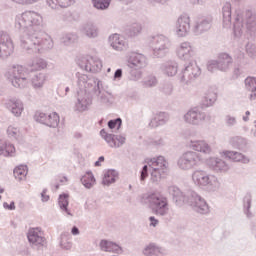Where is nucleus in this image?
Here are the masks:
<instances>
[{
	"label": "nucleus",
	"mask_w": 256,
	"mask_h": 256,
	"mask_svg": "<svg viewBox=\"0 0 256 256\" xmlns=\"http://www.w3.org/2000/svg\"><path fill=\"white\" fill-rule=\"evenodd\" d=\"M4 105L6 109L15 115V117H21V113H23V110L25 109L23 107V102L17 98L7 100Z\"/></svg>",
	"instance_id": "obj_20"
},
{
	"label": "nucleus",
	"mask_w": 256,
	"mask_h": 256,
	"mask_svg": "<svg viewBox=\"0 0 256 256\" xmlns=\"http://www.w3.org/2000/svg\"><path fill=\"white\" fill-rule=\"evenodd\" d=\"M215 101H217V94L215 92H210L204 96L203 105L206 107H211Z\"/></svg>",
	"instance_id": "obj_48"
},
{
	"label": "nucleus",
	"mask_w": 256,
	"mask_h": 256,
	"mask_svg": "<svg viewBox=\"0 0 256 256\" xmlns=\"http://www.w3.org/2000/svg\"><path fill=\"white\" fill-rule=\"evenodd\" d=\"M92 5L98 11H107L111 6V0H92Z\"/></svg>",
	"instance_id": "obj_43"
},
{
	"label": "nucleus",
	"mask_w": 256,
	"mask_h": 256,
	"mask_svg": "<svg viewBox=\"0 0 256 256\" xmlns=\"http://www.w3.org/2000/svg\"><path fill=\"white\" fill-rule=\"evenodd\" d=\"M252 203H253V196L251 195V192H248L243 198V211L247 219H253L255 217L253 212H251Z\"/></svg>",
	"instance_id": "obj_32"
},
{
	"label": "nucleus",
	"mask_w": 256,
	"mask_h": 256,
	"mask_svg": "<svg viewBox=\"0 0 256 256\" xmlns=\"http://www.w3.org/2000/svg\"><path fill=\"white\" fill-rule=\"evenodd\" d=\"M95 95L97 97L98 103L104 105L105 107H111V105L115 103V96L109 91H102L100 89L97 90V93Z\"/></svg>",
	"instance_id": "obj_21"
},
{
	"label": "nucleus",
	"mask_w": 256,
	"mask_h": 256,
	"mask_svg": "<svg viewBox=\"0 0 256 256\" xmlns=\"http://www.w3.org/2000/svg\"><path fill=\"white\" fill-rule=\"evenodd\" d=\"M168 193L172 196V199L176 205H189L193 211L200 213V215H207L209 213V204L201 195L193 190H187L182 192L177 186L168 187Z\"/></svg>",
	"instance_id": "obj_3"
},
{
	"label": "nucleus",
	"mask_w": 256,
	"mask_h": 256,
	"mask_svg": "<svg viewBox=\"0 0 256 256\" xmlns=\"http://www.w3.org/2000/svg\"><path fill=\"white\" fill-rule=\"evenodd\" d=\"M161 253V247L155 243H150L143 249V255L145 256H157Z\"/></svg>",
	"instance_id": "obj_41"
},
{
	"label": "nucleus",
	"mask_w": 256,
	"mask_h": 256,
	"mask_svg": "<svg viewBox=\"0 0 256 256\" xmlns=\"http://www.w3.org/2000/svg\"><path fill=\"white\" fill-rule=\"evenodd\" d=\"M119 179V172L115 169H109L104 173L102 183L104 185H111Z\"/></svg>",
	"instance_id": "obj_35"
},
{
	"label": "nucleus",
	"mask_w": 256,
	"mask_h": 256,
	"mask_svg": "<svg viewBox=\"0 0 256 256\" xmlns=\"http://www.w3.org/2000/svg\"><path fill=\"white\" fill-rule=\"evenodd\" d=\"M199 163H201V154L194 151H187L183 153L177 161V165L179 169H182V171L195 169Z\"/></svg>",
	"instance_id": "obj_10"
},
{
	"label": "nucleus",
	"mask_w": 256,
	"mask_h": 256,
	"mask_svg": "<svg viewBox=\"0 0 256 256\" xmlns=\"http://www.w3.org/2000/svg\"><path fill=\"white\" fill-rule=\"evenodd\" d=\"M121 77H123V69L118 68L115 73H114V80L115 81H120Z\"/></svg>",
	"instance_id": "obj_61"
},
{
	"label": "nucleus",
	"mask_w": 256,
	"mask_h": 256,
	"mask_svg": "<svg viewBox=\"0 0 256 256\" xmlns=\"http://www.w3.org/2000/svg\"><path fill=\"white\" fill-rule=\"evenodd\" d=\"M199 75H201V68H199L196 63L189 62L182 70L180 81L181 83H185V85H189V83L195 81Z\"/></svg>",
	"instance_id": "obj_12"
},
{
	"label": "nucleus",
	"mask_w": 256,
	"mask_h": 256,
	"mask_svg": "<svg viewBox=\"0 0 256 256\" xmlns=\"http://www.w3.org/2000/svg\"><path fill=\"white\" fill-rule=\"evenodd\" d=\"M167 121H169V115L166 112H158L149 122V127H161V125H165Z\"/></svg>",
	"instance_id": "obj_29"
},
{
	"label": "nucleus",
	"mask_w": 256,
	"mask_h": 256,
	"mask_svg": "<svg viewBox=\"0 0 256 256\" xmlns=\"http://www.w3.org/2000/svg\"><path fill=\"white\" fill-rule=\"evenodd\" d=\"M148 219L150 221V227H155L156 225H159V220H157L155 216H150Z\"/></svg>",
	"instance_id": "obj_63"
},
{
	"label": "nucleus",
	"mask_w": 256,
	"mask_h": 256,
	"mask_svg": "<svg viewBox=\"0 0 256 256\" xmlns=\"http://www.w3.org/2000/svg\"><path fill=\"white\" fill-rule=\"evenodd\" d=\"M213 26V16H203L195 21L193 28L195 35H203L207 33Z\"/></svg>",
	"instance_id": "obj_15"
},
{
	"label": "nucleus",
	"mask_w": 256,
	"mask_h": 256,
	"mask_svg": "<svg viewBox=\"0 0 256 256\" xmlns=\"http://www.w3.org/2000/svg\"><path fill=\"white\" fill-rule=\"evenodd\" d=\"M176 55L178 58L181 59V61H188L189 63H193V57H195V50H193V47H191V43L183 42L176 50Z\"/></svg>",
	"instance_id": "obj_16"
},
{
	"label": "nucleus",
	"mask_w": 256,
	"mask_h": 256,
	"mask_svg": "<svg viewBox=\"0 0 256 256\" xmlns=\"http://www.w3.org/2000/svg\"><path fill=\"white\" fill-rule=\"evenodd\" d=\"M109 44L114 49V51H123L126 49V42L123 37L119 36V34H113L109 37Z\"/></svg>",
	"instance_id": "obj_28"
},
{
	"label": "nucleus",
	"mask_w": 256,
	"mask_h": 256,
	"mask_svg": "<svg viewBox=\"0 0 256 256\" xmlns=\"http://www.w3.org/2000/svg\"><path fill=\"white\" fill-rule=\"evenodd\" d=\"M160 69L168 77H175V75H177L179 65L175 61H170L162 64Z\"/></svg>",
	"instance_id": "obj_30"
},
{
	"label": "nucleus",
	"mask_w": 256,
	"mask_h": 256,
	"mask_svg": "<svg viewBox=\"0 0 256 256\" xmlns=\"http://www.w3.org/2000/svg\"><path fill=\"white\" fill-rule=\"evenodd\" d=\"M128 73L132 81H139L142 77L141 69L147 67V57L141 53L131 52L126 59Z\"/></svg>",
	"instance_id": "obj_6"
},
{
	"label": "nucleus",
	"mask_w": 256,
	"mask_h": 256,
	"mask_svg": "<svg viewBox=\"0 0 256 256\" xmlns=\"http://www.w3.org/2000/svg\"><path fill=\"white\" fill-rule=\"evenodd\" d=\"M109 129H116V131H119L123 125V119L121 117L111 119L107 123Z\"/></svg>",
	"instance_id": "obj_50"
},
{
	"label": "nucleus",
	"mask_w": 256,
	"mask_h": 256,
	"mask_svg": "<svg viewBox=\"0 0 256 256\" xmlns=\"http://www.w3.org/2000/svg\"><path fill=\"white\" fill-rule=\"evenodd\" d=\"M41 199L43 203H47V201H49L50 197L49 195H47V188L43 189V191L41 192Z\"/></svg>",
	"instance_id": "obj_62"
},
{
	"label": "nucleus",
	"mask_w": 256,
	"mask_h": 256,
	"mask_svg": "<svg viewBox=\"0 0 256 256\" xmlns=\"http://www.w3.org/2000/svg\"><path fill=\"white\" fill-rule=\"evenodd\" d=\"M91 63V56H83L78 59L77 64L83 71L89 72V67Z\"/></svg>",
	"instance_id": "obj_47"
},
{
	"label": "nucleus",
	"mask_w": 256,
	"mask_h": 256,
	"mask_svg": "<svg viewBox=\"0 0 256 256\" xmlns=\"http://www.w3.org/2000/svg\"><path fill=\"white\" fill-rule=\"evenodd\" d=\"M47 68V61L43 58H36L27 67L17 65L9 71V79L16 88H23L31 82L34 89H41L45 85L46 76L44 73L37 72Z\"/></svg>",
	"instance_id": "obj_2"
},
{
	"label": "nucleus",
	"mask_w": 256,
	"mask_h": 256,
	"mask_svg": "<svg viewBox=\"0 0 256 256\" xmlns=\"http://www.w3.org/2000/svg\"><path fill=\"white\" fill-rule=\"evenodd\" d=\"M246 53L248 55V57H251V59H253L254 57H256V48L255 45L251 44V43H247L246 44Z\"/></svg>",
	"instance_id": "obj_56"
},
{
	"label": "nucleus",
	"mask_w": 256,
	"mask_h": 256,
	"mask_svg": "<svg viewBox=\"0 0 256 256\" xmlns=\"http://www.w3.org/2000/svg\"><path fill=\"white\" fill-rule=\"evenodd\" d=\"M27 173H29L27 165H20L14 169V177L19 181H22L23 177H27Z\"/></svg>",
	"instance_id": "obj_44"
},
{
	"label": "nucleus",
	"mask_w": 256,
	"mask_h": 256,
	"mask_svg": "<svg viewBox=\"0 0 256 256\" xmlns=\"http://www.w3.org/2000/svg\"><path fill=\"white\" fill-rule=\"evenodd\" d=\"M71 239V234L69 232H63L60 235V247L69 251L73 247V243L69 240Z\"/></svg>",
	"instance_id": "obj_40"
},
{
	"label": "nucleus",
	"mask_w": 256,
	"mask_h": 256,
	"mask_svg": "<svg viewBox=\"0 0 256 256\" xmlns=\"http://www.w3.org/2000/svg\"><path fill=\"white\" fill-rule=\"evenodd\" d=\"M100 249L101 251H105L108 253H117L118 255L123 253V249H121V246L119 244L111 242L109 240H101L100 241Z\"/></svg>",
	"instance_id": "obj_23"
},
{
	"label": "nucleus",
	"mask_w": 256,
	"mask_h": 256,
	"mask_svg": "<svg viewBox=\"0 0 256 256\" xmlns=\"http://www.w3.org/2000/svg\"><path fill=\"white\" fill-rule=\"evenodd\" d=\"M15 29L20 31V42L22 49H25L29 55L41 53V50L47 51L53 49V40L51 36L42 31L43 17L37 12L29 11L17 16L15 19Z\"/></svg>",
	"instance_id": "obj_1"
},
{
	"label": "nucleus",
	"mask_w": 256,
	"mask_h": 256,
	"mask_svg": "<svg viewBox=\"0 0 256 256\" xmlns=\"http://www.w3.org/2000/svg\"><path fill=\"white\" fill-rule=\"evenodd\" d=\"M189 147L190 149H193V151L204 153L205 155H209V153H211V146H209V144L204 140L191 141Z\"/></svg>",
	"instance_id": "obj_26"
},
{
	"label": "nucleus",
	"mask_w": 256,
	"mask_h": 256,
	"mask_svg": "<svg viewBox=\"0 0 256 256\" xmlns=\"http://www.w3.org/2000/svg\"><path fill=\"white\" fill-rule=\"evenodd\" d=\"M246 25L248 31H253L256 27V15L251 10H246L245 12L241 10H236L235 18L233 22V33L234 37L239 38L243 35V27Z\"/></svg>",
	"instance_id": "obj_5"
},
{
	"label": "nucleus",
	"mask_w": 256,
	"mask_h": 256,
	"mask_svg": "<svg viewBox=\"0 0 256 256\" xmlns=\"http://www.w3.org/2000/svg\"><path fill=\"white\" fill-rule=\"evenodd\" d=\"M4 157H13L15 146L11 143H5L3 146Z\"/></svg>",
	"instance_id": "obj_52"
},
{
	"label": "nucleus",
	"mask_w": 256,
	"mask_h": 256,
	"mask_svg": "<svg viewBox=\"0 0 256 256\" xmlns=\"http://www.w3.org/2000/svg\"><path fill=\"white\" fill-rule=\"evenodd\" d=\"M100 137H102V139L106 141L109 147H112L115 149H119V147H123V145H125V141H127V138H125V136L107 133L105 129L100 130Z\"/></svg>",
	"instance_id": "obj_14"
},
{
	"label": "nucleus",
	"mask_w": 256,
	"mask_h": 256,
	"mask_svg": "<svg viewBox=\"0 0 256 256\" xmlns=\"http://www.w3.org/2000/svg\"><path fill=\"white\" fill-rule=\"evenodd\" d=\"M60 121L61 119L59 114H57V112H52L48 114L45 126L50 127V129H57V127H59Z\"/></svg>",
	"instance_id": "obj_36"
},
{
	"label": "nucleus",
	"mask_w": 256,
	"mask_h": 256,
	"mask_svg": "<svg viewBox=\"0 0 256 256\" xmlns=\"http://www.w3.org/2000/svg\"><path fill=\"white\" fill-rule=\"evenodd\" d=\"M71 233L76 236V235H79L81 231H79V228L77 226H73L71 229Z\"/></svg>",
	"instance_id": "obj_64"
},
{
	"label": "nucleus",
	"mask_w": 256,
	"mask_h": 256,
	"mask_svg": "<svg viewBox=\"0 0 256 256\" xmlns=\"http://www.w3.org/2000/svg\"><path fill=\"white\" fill-rule=\"evenodd\" d=\"M157 85V78L151 76L144 81V87H155Z\"/></svg>",
	"instance_id": "obj_58"
},
{
	"label": "nucleus",
	"mask_w": 256,
	"mask_h": 256,
	"mask_svg": "<svg viewBox=\"0 0 256 256\" xmlns=\"http://www.w3.org/2000/svg\"><path fill=\"white\" fill-rule=\"evenodd\" d=\"M191 31V18L187 14L178 17L176 22V33L178 37H187Z\"/></svg>",
	"instance_id": "obj_17"
},
{
	"label": "nucleus",
	"mask_w": 256,
	"mask_h": 256,
	"mask_svg": "<svg viewBox=\"0 0 256 256\" xmlns=\"http://www.w3.org/2000/svg\"><path fill=\"white\" fill-rule=\"evenodd\" d=\"M102 85L101 80L98 78H88V81H86L82 89H84L85 93H89L90 95L93 93L96 95L97 91L101 89Z\"/></svg>",
	"instance_id": "obj_25"
},
{
	"label": "nucleus",
	"mask_w": 256,
	"mask_h": 256,
	"mask_svg": "<svg viewBox=\"0 0 256 256\" xmlns=\"http://www.w3.org/2000/svg\"><path fill=\"white\" fill-rule=\"evenodd\" d=\"M151 170V181L159 183V180L165 178L167 175V160L165 157L158 156L157 158H150L147 161Z\"/></svg>",
	"instance_id": "obj_9"
},
{
	"label": "nucleus",
	"mask_w": 256,
	"mask_h": 256,
	"mask_svg": "<svg viewBox=\"0 0 256 256\" xmlns=\"http://www.w3.org/2000/svg\"><path fill=\"white\" fill-rule=\"evenodd\" d=\"M161 91L165 93V95H171L173 92V85L171 83H165L161 87Z\"/></svg>",
	"instance_id": "obj_57"
},
{
	"label": "nucleus",
	"mask_w": 256,
	"mask_h": 256,
	"mask_svg": "<svg viewBox=\"0 0 256 256\" xmlns=\"http://www.w3.org/2000/svg\"><path fill=\"white\" fill-rule=\"evenodd\" d=\"M207 165L216 173H227V171H229V165L221 158H209Z\"/></svg>",
	"instance_id": "obj_19"
},
{
	"label": "nucleus",
	"mask_w": 256,
	"mask_h": 256,
	"mask_svg": "<svg viewBox=\"0 0 256 256\" xmlns=\"http://www.w3.org/2000/svg\"><path fill=\"white\" fill-rule=\"evenodd\" d=\"M58 205L64 213H67L68 215H73L71 214V211H69V194L67 193H62L58 197Z\"/></svg>",
	"instance_id": "obj_37"
},
{
	"label": "nucleus",
	"mask_w": 256,
	"mask_h": 256,
	"mask_svg": "<svg viewBox=\"0 0 256 256\" xmlns=\"http://www.w3.org/2000/svg\"><path fill=\"white\" fill-rule=\"evenodd\" d=\"M13 51H15V46L11 36L5 31H0V59L11 57Z\"/></svg>",
	"instance_id": "obj_11"
},
{
	"label": "nucleus",
	"mask_w": 256,
	"mask_h": 256,
	"mask_svg": "<svg viewBox=\"0 0 256 256\" xmlns=\"http://www.w3.org/2000/svg\"><path fill=\"white\" fill-rule=\"evenodd\" d=\"M226 157L236 163H243L244 165H247L251 161L245 154L237 151H227Z\"/></svg>",
	"instance_id": "obj_31"
},
{
	"label": "nucleus",
	"mask_w": 256,
	"mask_h": 256,
	"mask_svg": "<svg viewBox=\"0 0 256 256\" xmlns=\"http://www.w3.org/2000/svg\"><path fill=\"white\" fill-rule=\"evenodd\" d=\"M90 102L86 98H78L77 103H76V109L77 111L83 112L87 111V107H89Z\"/></svg>",
	"instance_id": "obj_51"
},
{
	"label": "nucleus",
	"mask_w": 256,
	"mask_h": 256,
	"mask_svg": "<svg viewBox=\"0 0 256 256\" xmlns=\"http://www.w3.org/2000/svg\"><path fill=\"white\" fill-rule=\"evenodd\" d=\"M48 114L49 113L36 111L34 113L33 119H34V121H36V123H40V125H46Z\"/></svg>",
	"instance_id": "obj_49"
},
{
	"label": "nucleus",
	"mask_w": 256,
	"mask_h": 256,
	"mask_svg": "<svg viewBox=\"0 0 256 256\" xmlns=\"http://www.w3.org/2000/svg\"><path fill=\"white\" fill-rule=\"evenodd\" d=\"M48 7L51 9H65L75 4V0H46Z\"/></svg>",
	"instance_id": "obj_34"
},
{
	"label": "nucleus",
	"mask_w": 256,
	"mask_h": 256,
	"mask_svg": "<svg viewBox=\"0 0 256 256\" xmlns=\"http://www.w3.org/2000/svg\"><path fill=\"white\" fill-rule=\"evenodd\" d=\"M77 33H67L62 37V43L66 46L73 45V43H77Z\"/></svg>",
	"instance_id": "obj_46"
},
{
	"label": "nucleus",
	"mask_w": 256,
	"mask_h": 256,
	"mask_svg": "<svg viewBox=\"0 0 256 256\" xmlns=\"http://www.w3.org/2000/svg\"><path fill=\"white\" fill-rule=\"evenodd\" d=\"M27 239L33 247H37V249H43L46 245L45 237L39 236V233L35 232V230H30L27 234Z\"/></svg>",
	"instance_id": "obj_22"
},
{
	"label": "nucleus",
	"mask_w": 256,
	"mask_h": 256,
	"mask_svg": "<svg viewBox=\"0 0 256 256\" xmlns=\"http://www.w3.org/2000/svg\"><path fill=\"white\" fill-rule=\"evenodd\" d=\"M18 132H19V130H17V128L8 127V129H7L8 137H13L14 139H17Z\"/></svg>",
	"instance_id": "obj_59"
},
{
	"label": "nucleus",
	"mask_w": 256,
	"mask_h": 256,
	"mask_svg": "<svg viewBox=\"0 0 256 256\" xmlns=\"http://www.w3.org/2000/svg\"><path fill=\"white\" fill-rule=\"evenodd\" d=\"M218 71L227 72L233 65V58L227 53H221L218 56Z\"/></svg>",
	"instance_id": "obj_24"
},
{
	"label": "nucleus",
	"mask_w": 256,
	"mask_h": 256,
	"mask_svg": "<svg viewBox=\"0 0 256 256\" xmlns=\"http://www.w3.org/2000/svg\"><path fill=\"white\" fill-rule=\"evenodd\" d=\"M245 89L250 91V101H256V77L248 76L245 80Z\"/></svg>",
	"instance_id": "obj_33"
},
{
	"label": "nucleus",
	"mask_w": 256,
	"mask_h": 256,
	"mask_svg": "<svg viewBox=\"0 0 256 256\" xmlns=\"http://www.w3.org/2000/svg\"><path fill=\"white\" fill-rule=\"evenodd\" d=\"M142 205H149L152 213L158 217H165L169 213V200L161 192L143 194L140 198Z\"/></svg>",
	"instance_id": "obj_4"
},
{
	"label": "nucleus",
	"mask_w": 256,
	"mask_h": 256,
	"mask_svg": "<svg viewBox=\"0 0 256 256\" xmlns=\"http://www.w3.org/2000/svg\"><path fill=\"white\" fill-rule=\"evenodd\" d=\"M103 69V63L98 58H93L91 56L90 58V66H89V72L90 73H99Z\"/></svg>",
	"instance_id": "obj_42"
},
{
	"label": "nucleus",
	"mask_w": 256,
	"mask_h": 256,
	"mask_svg": "<svg viewBox=\"0 0 256 256\" xmlns=\"http://www.w3.org/2000/svg\"><path fill=\"white\" fill-rule=\"evenodd\" d=\"M150 47L154 59H163L167 57L169 49H171V40L165 35L152 36L150 39Z\"/></svg>",
	"instance_id": "obj_8"
},
{
	"label": "nucleus",
	"mask_w": 256,
	"mask_h": 256,
	"mask_svg": "<svg viewBox=\"0 0 256 256\" xmlns=\"http://www.w3.org/2000/svg\"><path fill=\"white\" fill-rule=\"evenodd\" d=\"M231 19H232V12H231V3L226 2L222 7V21L224 29H231Z\"/></svg>",
	"instance_id": "obj_27"
},
{
	"label": "nucleus",
	"mask_w": 256,
	"mask_h": 256,
	"mask_svg": "<svg viewBox=\"0 0 256 256\" xmlns=\"http://www.w3.org/2000/svg\"><path fill=\"white\" fill-rule=\"evenodd\" d=\"M229 144L232 149H236L237 151H241L242 153H248L251 149V144L249 143V139L242 136H233L229 140Z\"/></svg>",
	"instance_id": "obj_18"
},
{
	"label": "nucleus",
	"mask_w": 256,
	"mask_h": 256,
	"mask_svg": "<svg viewBox=\"0 0 256 256\" xmlns=\"http://www.w3.org/2000/svg\"><path fill=\"white\" fill-rule=\"evenodd\" d=\"M207 69L210 73H215L219 71V62L217 60H209L207 63Z\"/></svg>",
	"instance_id": "obj_55"
},
{
	"label": "nucleus",
	"mask_w": 256,
	"mask_h": 256,
	"mask_svg": "<svg viewBox=\"0 0 256 256\" xmlns=\"http://www.w3.org/2000/svg\"><path fill=\"white\" fill-rule=\"evenodd\" d=\"M192 180L195 185L206 191H217L219 189V181L217 177L209 175L203 170H196L192 174Z\"/></svg>",
	"instance_id": "obj_7"
},
{
	"label": "nucleus",
	"mask_w": 256,
	"mask_h": 256,
	"mask_svg": "<svg viewBox=\"0 0 256 256\" xmlns=\"http://www.w3.org/2000/svg\"><path fill=\"white\" fill-rule=\"evenodd\" d=\"M3 207H4V209H7L8 211H15V202L12 201V202H10V204L7 202H4Z\"/></svg>",
	"instance_id": "obj_60"
},
{
	"label": "nucleus",
	"mask_w": 256,
	"mask_h": 256,
	"mask_svg": "<svg viewBox=\"0 0 256 256\" xmlns=\"http://www.w3.org/2000/svg\"><path fill=\"white\" fill-rule=\"evenodd\" d=\"M82 33L89 37L90 39H95L97 37V27L93 25V23H86L82 26L81 29Z\"/></svg>",
	"instance_id": "obj_38"
},
{
	"label": "nucleus",
	"mask_w": 256,
	"mask_h": 256,
	"mask_svg": "<svg viewBox=\"0 0 256 256\" xmlns=\"http://www.w3.org/2000/svg\"><path fill=\"white\" fill-rule=\"evenodd\" d=\"M76 77L78 79L77 83H78V87L80 89H83V87L85 86V84L87 83V81L89 80V76L85 75V74H81V73H77Z\"/></svg>",
	"instance_id": "obj_53"
},
{
	"label": "nucleus",
	"mask_w": 256,
	"mask_h": 256,
	"mask_svg": "<svg viewBox=\"0 0 256 256\" xmlns=\"http://www.w3.org/2000/svg\"><path fill=\"white\" fill-rule=\"evenodd\" d=\"M224 123L226 127H235V125H237V118L228 114L224 118Z\"/></svg>",
	"instance_id": "obj_54"
},
{
	"label": "nucleus",
	"mask_w": 256,
	"mask_h": 256,
	"mask_svg": "<svg viewBox=\"0 0 256 256\" xmlns=\"http://www.w3.org/2000/svg\"><path fill=\"white\" fill-rule=\"evenodd\" d=\"M205 119L207 114L200 107H194L184 115V121L189 125H203Z\"/></svg>",
	"instance_id": "obj_13"
},
{
	"label": "nucleus",
	"mask_w": 256,
	"mask_h": 256,
	"mask_svg": "<svg viewBox=\"0 0 256 256\" xmlns=\"http://www.w3.org/2000/svg\"><path fill=\"white\" fill-rule=\"evenodd\" d=\"M82 185L86 189H91L93 185H95V176L93 175V172L87 171L84 176L81 177L80 179Z\"/></svg>",
	"instance_id": "obj_39"
},
{
	"label": "nucleus",
	"mask_w": 256,
	"mask_h": 256,
	"mask_svg": "<svg viewBox=\"0 0 256 256\" xmlns=\"http://www.w3.org/2000/svg\"><path fill=\"white\" fill-rule=\"evenodd\" d=\"M143 30V27L139 23L132 24L129 28L126 29V35L128 37H137Z\"/></svg>",
	"instance_id": "obj_45"
}]
</instances>
